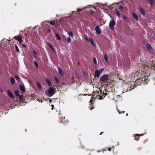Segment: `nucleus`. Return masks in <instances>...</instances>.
Here are the masks:
<instances>
[{
	"label": "nucleus",
	"instance_id": "f257e3e1",
	"mask_svg": "<svg viewBox=\"0 0 155 155\" xmlns=\"http://www.w3.org/2000/svg\"><path fill=\"white\" fill-rule=\"evenodd\" d=\"M48 93L47 92H45V94L48 97H51L53 96L54 94V89L53 88L51 87L48 89Z\"/></svg>",
	"mask_w": 155,
	"mask_h": 155
},
{
	"label": "nucleus",
	"instance_id": "f03ea898",
	"mask_svg": "<svg viewBox=\"0 0 155 155\" xmlns=\"http://www.w3.org/2000/svg\"><path fill=\"white\" fill-rule=\"evenodd\" d=\"M110 17L112 18L111 20L110 21L109 24V27L110 28L111 30L114 29V26L115 25V22L114 20V18H112L110 15Z\"/></svg>",
	"mask_w": 155,
	"mask_h": 155
},
{
	"label": "nucleus",
	"instance_id": "7ed1b4c3",
	"mask_svg": "<svg viewBox=\"0 0 155 155\" xmlns=\"http://www.w3.org/2000/svg\"><path fill=\"white\" fill-rule=\"evenodd\" d=\"M109 76V75L108 74H104L100 78V80L102 82H104L107 79Z\"/></svg>",
	"mask_w": 155,
	"mask_h": 155
},
{
	"label": "nucleus",
	"instance_id": "20e7f679",
	"mask_svg": "<svg viewBox=\"0 0 155 155\" xmlns=\"http://www.w3.org/2000/svg\"><path fill=\"white\" fill-rule=\"evenodd\" d=\"M14 38L16 40L18 41L20 43H21L23 41L22 40V37L19 35H18L17 36H14Z\"/></svg>",
	"mask_w": 155,
	"mask_h": 155
},
{
	"label": "nucleus",
	"instance_id": "39448f33",
	"mask_svg": "<svg viewBox=\"0 0 155 155\" xmlns=\"http://www.w3.org/2000/svg\"><path fill=\"white\" fill-rule=\"evenodd\" d=\"M95 30L97 34L99 35L101 34V31L100 30L98 25H97L95 27Z\"/></svg>",
	"mask_w": 155,
	"mask_h": 155
},
{
	"label": "nucleus",
	"instance_id": "423d86ee",
	"mask_svg": "<svg viewBox=\"0 0 155 155\" xmlns=\"http://www.w3.org/2000/svg\"><path fill=\"white\" fill-rule=\"evenodd\" d=\"M8 95L10 98L14 99V96L13 93L10 91L9 90H8L7 91Z\"/></svg>",
	"mask_w": 155,
	"mask_h": 155
},
{
	"label": "nucleus",
	"instance_id": "0eeeda50",
	"mask_svg": "<svg viewBox=\"0 0 155 155\" xmlns=\"http://www.w3.org/2000/svg\"><path fill=\"white\" fill-rule=\"evenodd\" d=\"M146 46L147 50L150 52H152L153 50L150 45L149 44H146Z\"/></svg>",
	"mask_w": 155,
	"mask_h": 155
},
{
	"label": "nucleus",
	"instance_id": "6e6552de",
	"mask_svg": "<svg viewBox=\"0 0 155 155\" xmlns=\"http://www.w3.org/2000/svg\"><path fill=\"white\" fill-rule=\"evenodd\" d=\"M139 11L143 15H145V11L142 8L140 7L139 8Z\"/></svg>",
	"mask_w": 155,
	"mask_h": 155
},
{
	"label": "nucleus",
	"instance_id": "1a4fd4ad",
	"mask_svg": "<svg viewBox=\"0 0 155 155\" xmlns=\"http://www.w3.org/2000/svg\"><path fill=\"white\" fill-rule=\"evenodd\" d=\"M19 87L22 92H24L25 91V87L22 85H20Z\"/></svg>",
	"mask_w": 155,
	"mask_h": 155
},
{
	"label": "nucleus",
	"instance_id": "9d476101",
	"mask_svg": "<svg viewBox=\"0 0 155 155\" xmlns=\"http://www.w3.org/2000/svg\"><path fill=\"white\" fill-rule=\"evenodd\" d=\"M89 40L93 45L96 46V43L94 41L93 39L92 38L90 37H89Z\"/></svg>",
	"mask_w": 155,
	"mask_h": 155
},
{
	"label": "nucleus",
	"instance_id": "9b49d317",
	"mask_svg": "<svg viewBox=\"0 0 155 155\" xmlns=\"http://www.w3.org/2000/svg\"><path fill=\"white\" fill-rule=\"evenodd\" d=\"M132 16L137 21H138L139 20V18L136 13H132Z\"/></svg>",
	"mask_w": 155,
	"mask_h": 155
},
{
	"label": "nucleus",
	"instance_id": "f8f14e48",
	"mask_svg": "<svg viewBox=\"0 0 155 155\" xmlns=\"http://www.w3.org/2000/svg\"><path fill=\"white\" fill-rule=\"evenodd\" d=\"M100 74L98 72V70H96L94 73V75L95 77L99 78Z\"/></svg>",
	"mask_w": 155,
	"mask_h": 155
},
{
	"label": "nucleus",
	"instance_id": "ddd939ff",
	"mask_svg": "<svg viewBox=\"0 0 155 155\" xmlns=\"http://www.w3.org/2000/svg\"><path fill=\"white\" fill-rule=\"evenodd\" d=\"M104 59H105L106 62L109 64L110 63V61L109 58H108L107 56V54H105L104 55Z\"/></svg>",
	"mask_w": 155,
	"mask_h": 155
},
{
	"label": "nucleus",
	"instance_id": "4468645a",
	"mask_svg": "<svg viewBox=\"0 0 155 155\" xmlns=\"http://www.w3.org/2000/svg\"><path fill=\"white\" fill-rule=\"evenodd\" d=\"M48 46L53 51H54V48L52 46L51 44L49 42L48 43Z\"/></svg>",
	"mask_w": 155,
	"mask_h": 155
},
{
	"label": "nucleus",
	"instance_id": "2eb2a0df",
	"mask_svg": "<svg viewBox=\"0 0 155 155\" xmlns=\"http://www.w3.org/2000/svg\"><path fill=\"white\" fill-rule=\"evenodd\" d=\"M46 81L49 86H51V83L50 80L47 78H46Z\"/></svg>",
	"mask_w": 155,
	"mask_h": 155
},
{
	"label": "nucleus",
	"instance_id": "dca6fc26",
	"mask_svg": "<svg viewBox=\"0 0 155 155\" xmlns=\"http://www.w3.org/2000/svg\"><path fill=\"white\" fill-rule=\"evenodd\" d=\"M58 72L61 74V75L63 76H64V74L62 71V70L61 68L59 67L58 70Z\"/></svg>",
	"mask_w": 155,
	"mask_h": 155
},
{
	"label": "nucleus",
	"instance_id": "f3484780",
	"mask_svg": "<svg viewBox=\"0 0 155 155\" xmlns=\"http://www.w3.org/2000/svg\"><path fill=\"white\" fill-rule=\"evenodd\" d=\"M36 83H37V85L38 87L39 88V89L40 91H42L43 89H42V86H41V85L39 83V82H37Z\"/></svg>",
	"mask_w": 155,
	"mask_h": 155
},
{
	"label": "nucleus",
	"instance_id": "a211bd4d",
	"mask_svg": "<svg viewBox=\"0 0 155 155\" xmlns=\"http://www.w3.org/2000/svg\"><path fill=\"white\" fill-rule=\"evenodd\" d=\"M10 81L11 84H13L14 83L15 80L14 78L13 77H12L10 79Z\"/></svg>",
	"mask_w": 155,
	"mask_h": 155
},
{
	"label": "nucleus",
	"instance_id": "6ab92c4d",
	"mask_svg": "<svg viewBox=\"0 0 155 155\" xmlns=\"http://www.w3.org/2000/svg\"><path fill=\"white\" fill-rule=\"evenodd\" d=\"M54 78L56 83L57 84H59V81L58 78L57 77H54Z\"/></svg>",
	"mask_w": 155,
	"mask_h": 155
},
{
	"label": "nucleus",
	"instance_id": "aec40b11",
	"mask_svg": "<svg viewBox=\"0 0 155 155\" xmlns=\"http://www.w3.org/2000/svg\"><path fill=\"white\" fill-rule=\"evenodd\" d=\"M15 79L16 80H17L19 81H21V79L17 75H15Z\"/></svg>",
	"mask_w": 155,
	"mask_h": 155
},
{
	"label": "nucleus",
	"instance_id": "412c9836",
	"mask_svg": "<svg viewBox=\"0 0 155 155\" xmlns=\"http://www.w3.org/2000/svg\"><path fill=\"white\" fill-rule=\"evenodd\" d=\"M116 14L119 17L120 16V14L117 9H115Z\"/></svg>",
	"mask_w": 155,
	"mask_h": 155
},
{
	"label": "nucleus",
	"instance_id": "4be33fe9",
	"mask_svg": "<svg viewBox=\"0 0 155 155\" xmlns=\"http://www.w3.org/2000/svg\"><path fill=\"white\" fill-rule=\"evenodd\" d=\"M55 35L56 36V37L58 40H60L61 39V38L60 37L58 34L56 33H55Z\"/></svg>",
	"mask_w": 155,
	"mask_h": 155
},
{
	"label": "nucleus",
	"instance_id": "5701e85b",
	"mask_svg": "<svg viewBox=\"0 0 155 155\" xmlns=\"http://www.w3.org/2000/svg\"><path fill=\"white\" fill-rule=\"evenodd\" d=\"M93 60L94 63H95V64H97V61L96 58L95 57H94L93 58Z\"/></svg>",
	"mask_w": 155,
	"mask_h": 155
},
{
	"label": "nucleus",
	"instance_id": "b1692460",
	"mask_svg": "<svg viewBox=\"0 0 155 155\" xmlns=\"http://www.w3.org/2000/svg\"><path fill=\"white\" fill-rule=\"evenodd\" d=\"M17 96H18V97L19 100H21L22 99V98L23 97V95H20L19 94Z\"/></svg>",
	"mask_w": 155,
	"mask_h": 155
},
{
	"label": "nucleus",
	"instance_id": "393cba45",
	"mask_svg": "<svg viewBox=\"0 0 155 155\" xmlns=\"http://www.w3.org/2000/svg\"><path fill=\"white\" fill-rule=\"evenodd\" d=\"M55 23V21L54 20H51L50 22V24L51 25H54Z\"/></svg>",
	"mask_w": 155,
	"mask_h": 155
},
{
	"label": "nucleus",
	"instance_id": "a878e982",
	"mask_svg": "<svg viewBox=\"0 0 155 155\" xmlns=\"http://www.w3.org/2000/svg\"><path fill=\"white\" fill-rule=\"evenodd\" d=\"M15 93L17 96L19 94L18 91V90H16L15 91Z\"/></svg>",
	"mask_w": 155,
	"mask_h": 155
},
{
	"label": "nucleus",
	"instance_id": "bb28decb",
	"mask_svg": "<svg viewBox=\"0 0 155 155\" xmlns=\"http://www.w3.org/2000/svg\"><path fill=\"white\" fill-rule=\"evenodd\" d=\"M68 35L71 36H73L74 35L73 33L71 31H70L69 32Z\"/></svg>",
	"mask_w": 155,
	"mask_h": 155
},
{
	"label": "nucleus",
	"instance_id": "cd10ccee",
	"mask_svg": "<svg viewBox=\"0 0 155 155\" xmlns=\"http://www.w3.org/2000/svg\"><path fill=\"white\" fill-rule=\"evenodd\" d=\"M104 69L103 68H101L99 69V71H98V72L101 74L104 70Z\"/></svg>",
	"mask_w": 155,
	"mask_h": 155
},
{
	"label": "nucleus",
	"instance_id": "c85d7f7f",
	"mask_svg": "<svg viewBox=\"0 0 155 155\" xmlns=\"http://www.w3.org/2000/svg\"><path fill=\"white\" fill-rule=\"evenodd\" d=\"M34 64L35 65L36 67L38 68V65L37 62L36 61H35L34 62Z\"/></svg>",
	"mask_w": 155,
	"mask_h": 155
},
{
	"label": "nucleus",
	"instance_id": "c756f323",
	"mask_svg": "<svg viewBox=\"0 0 155 155\" xmlns=\"http://www.w3.org/2000/svg\"><path fill=\"white\" fill-rule=\"evenodd\" d=\"M67 41L68 43H69L71 42V38L70 37H68V39H67Z\"/></svg>",
	"mask_w": 155,
	"mask_h": 155
},
{
	"label": "nucleus",
	"instance_id": "7c9ffc66",
	"mask_svg": "<svg viewBox=\"0 0 155 155\" xmlns=\"http://www.w3.org/2000/svg\"><path fill=\"white\" fill-rule=\"evenodd\" d=\"M15 48L16 50V51H17V52H19V50L18 49V46L16 45H15Z\"/></svg>",
	"mask_w": 155,
	"mask_h": 155
},
{
	"label": "nucleus",
	"instance_id": "2f4dec72",
	"mask_svg": "<svg viewBox=\"0 0 155 155\" xmlns=\"http://www.w3.org/2000/svg\"><path fill=\"white\" fill-rule=\"evenodd\" d=\"M150 1V5H152L153 4L152 1L153 0H149Z\"/></svg>",
	"mask_w": 155,
	"mask_h": 155
},
{
	"label": "nucleus",
	"instance_id": "473e14b6",
	"mask_svg": "<svg viewBox=\"0 0 155 155\" xmlns=\"http://www.w3.org/2000/svg\"><path fill=\"white\" fill-rule=\"evenodd\" d=\"M81 8H78L77 9V13L78 12H79V11H81Z\"/></svg>",
	"mask_w": 155,
	"mask_h": 155
},
{
	"label": "nucleus",
	"instance_id": "72a5a7b5",
	"mask_svg": "<svg viewBox=\"0 0 155 155\" xmlns=\"http://www.w3.org/2000/svg\"><path fill=\"white\" fill-rule=\"evenodd\" d=\"M119 9H123V7L121 5H120L119 6Z\"/></svg>",
	"mask_w": 155,
	"mask_h": 155
},
{
	"label": "nucleus",
	"instance_id": "f704fd0d",
	"mask_svg": "<svg viewBox=\"0 0 155 155\" xmlns=\"http://www.w3.org/2000/svg\"><path fill=\"white\" fill-rule=\"evenodd\" d=\"M98 95H99V96H100V97L99 99H100V100H101V99H103V98H102V96H100V94H99V93H98Z\"/></svg>",
	"mask_w": 155,
	"mask_h": 155
},
{
	"label": "nucleus",
	"instance_id": "c9c22d12",
	"mask_svg": "<svg viewBox=\"0 0 155 155\" xmlns=\"http://www.w3.org/2000/svg\"><path fill=\"white\" fill-rule=\"evenodd\" d=\"M84 38L85 39V40L87 41H88L89 40H88V38H87V37H86V36H85L84 37Z\"/></svg>",
	"mask_w": 155,
	"mask_h": 155
},
{
	"label": "nucleus",
	"instance_id": "e433bc0d",
	"mask_svg": "<svg viewBox=\"0 0 155 155\" xmlns=\"http://www.w3.org/2000/svg\"><path fill=\"white\" fill-rule=\"evenodd\" d=\"M123 19H124L125 20H126L127 19L126 17L124 15L123 16Z\"/></svg>",
	"mask_w": 155,
	"mask_h": 155
},
{
	"label": "nucleus",
	"instance_id": "4c0bfd02",
	"mask_svg": "<svg viewBox=\"0 0 155 155\" xmlns=\"http://www.w3.org/2000/svg\"><path fill=\"white\" fill-rule=\"evenodd\" d=\"M71 80H74V77L73 76H71Z\"/></svg>",
	"mask_w": 155,
	"mask_h": 155
},
{
	"label": "nucleus",
	"instance_id": "58836bf2",
	"mask_svg": "<svg viewBox=\"0 0 155 155\" xmlns=\"http://www.w3.org/2000/svg\"><path fill=\"white\" fill-rule=\"evenodd\" d=\"M77 64L78 66L80 65V63L79 61H78V62H77Z\"/></svg>",
	"mask_w": 155,
	"mask_h": 155
},
{
	"label": "nucleus",
	"instance_id": "ea45409f",
	"mask_svg": "<svg viewBox=\"0 0 155 155\" xmlns=\"http://www.w3.org/2000/svg\"><path fill=\"white\" fill-rule=\"evenodd\" d=\"M48 32L49 33L50 32H51V30H50V29L49 28H48Z\"/></svg>",
	"mask_w": 155,
	"mask_h": 155
},
{
	"label": "nucleus",
	"instance_id": "a19ab883",
	"mask_svg": "<svg viewBox=\"0 0 155 155\" xmlns=\"http://www.w3.org/2000/svg\"><path fill=\"white\" fill-rule=\"evenodd\" d=\"M33 51L34 52V54H37V53L36 52H35V50H33Z\"/></svg>",
	"mask_w": 155,
	"mask_h": 155
},
{
	"label": "nucleus",
	"instance_id": "79ce46f5",
	"mask_svg": "<svg viewBox=\"0 0 155 155\" xmlns=\"http://www.w3.org/2000/svg\"><path fill=\"white\" fill-rule=\"evenodd\" d=\"M22 45L24 47H26V45H24V44H22Z\"/></svg>",
	"mask_w": 155,
	"mask_h": 155
},
{
	"label": "nucleus",
	"instance_id": "37998d69",
	"mask_svg": "<svg viewBox=\"0 0 155 155\" xmlns=\"http://www.w3.org/2000/svg\"><path fill=\"white\" fill-rule=\"evenodd\" d=\"M86 8H85V7H84L83 8H81V10H84V9H85Z\"/></svg>",
	"mask_w": 155,
	"mask_h": 155
},
{
	"label": "nucleus",
	"instance_id": "c03bdc74",
	"mask_svg": "<svg viewBox=\"0 0 155 155\" xmlns=\"http://www.w3.org/2000/svg\"><path fill=\"white\" fill-rule=\"evenodd\" d=\"M72 13H75V14H77V12H75V11H73L72 12Z\"/></svg>",
	"mask_w": 155,
	"mask_h": 155
},
{
	"label": "nucleus",
	"instance_id": "a18cd8bd",
	"mask_svg": "<svg viewBox=\"0 0 155 155\" xmlns=\"http://www.w3.org/2000/svg\"><path fill=\"white\" fill-rule=\"evenodd\" d=\"M119 3H113V4H112V5H114V4H119Z\"/></svg>",
	"mask_w": 155,
	"mask_h": 155
},
{
	"label": "nucleus",
	"instance_id": "49530a36",
	"mask_svg": "<svg viewBox=\"0 0 155 155\" xmlns=\"http://www.w3.org/2000/svg\"><path fill=\"white\" fill-rule=\"evenodd\" d=\"M53 107H54L53 105H52V110H53V109H54V108H53Z\"/></svg>",
	"mask_w": 155,
	"mask_h": 155
},
{
	"label": "nucleus",
	"instance_id": "de8ad7c7",
	"mask_svg": "<svg viewBox=\"0 0 155 155\" xmlns=\"http://www.w3.org/2000/svg\"><path fill=\"white\" fill-rule=\"evenodd\" d=\"M0 91L2 92V93H3V91H2V89H0Z\"/></svg>",
	"mask_w": 155,
	"mask_h": 155
},
{
	"label": "nucleus",
	"instance_id": "09e8293b",
	"mask_svg": "<svg viewBox=\"0 0 155 155\" xmlns=\"http://www.w3.org/2000/svg\"><path fill=\"white\" fill-rule=\"evenodd\" d=\"M29 84H31V82L30 80H29Z\"/></svg>",
	"mask_w": 155,
	"mask_h": 155
},
{
	"label": "nucleus",
	"instance_id": "8fccbe9b",
	"mask_svg": "<svg viewBox=\"0 0 155 155\" xmlns=\"http://www.w3.org/2000/svg\"><path fill=\"white\" fill-rule=\"evenodd\" d=\"M93 108H90V110H92V109H93Z\"/></svg>",
	"mask_w": 155,
	"mask_h": 155
},
{
	"label": "nucleus",
	"instance_id": "3c124183",
	"mask_svg": "<svg viewBox=\"0 0 155 155\" xmlns=\"http://www.w3.org/2000/svg\"><path fill=\"white\" fill-rule=\"evenodd\" d=\"M153 36H154V38L155 39V34H154V35H153Z\"/></svg>",
	"mask_w": 155,
	"mask_h": 155
},
{
	"label": "nucleus",
	"instance_id": "603ef678",
	"mask_svg": "<svg viewBox=\"0 0 155 155\" xmlns=\"http://www.w3.org/2000/svg\"><path fill=\"white\" fill-rule=\"evenodd\" d=\"M91 104H89V105H90L89 107H90V106H91Z\"/></svg>",
	"mask_w": 155,
	"mask_h": 155
},
{
	"label": "nucleus",
	"instance_id": "864d4df0",
	"mask_svg": "<svg viewBox=\"0 0 155 155\" xmlns=\"http://www.w3.org/2000/svg\"><path fill=\"white\" fill-rule=\"evenodd\" d=\"M111 149L109 148V151H110L111 150Z\"/></svg>",
	"mask_w": 155,
	"mask_h": 155
},
{
	"label": "nucleus",
	"instance_id": "5fc2aeb1",
	"mask_svg": "<svg viewBox=\"0 0 155 155\" xmlns=\"http://www.w3.org/2000/svg\"><path fill=\"white\" fill-rule=\"evenodd\" d=\"M102 132H101L100 134V135H101L102 134Z\"/></svg>",
	"mask_w": 155,
	"mask_h": 155
},
{
	"label": "nucleus",
	"instance_id": "6e6d98bb",
	"mask_svg": "<svg viewBox=\"0 0 155 155\" xmlns=\"http://www.w3.org/2000/svg\"><path fill=\"white\" fill-rule=\"evenodd\" d=\"M139 135L138 134H136V136H137V135Z\"/></svg>",
	"mask_w": 155,
	"mask_h": 155
},
{
	"label": "nucleus",
	"instance_id": "4d7b16f0",
	"mask_svg": "<svg viewBox=\"0 0 155 155\" xmlns=\"http://www.w3.org/2000/svg\"><path fill=\"white\" fill-rule=\"evenodd\" d=\"M124 111H123V112H122V113H124Z\"/></svg>",
	"mask_w": 155,
	"mask_h": 155
},
{
	"label": "nucleus",
	"instance_id": "13d9d810",
	"mask_svg": "<svg viewBox=\"0 0 155 155\" xmlns=\"http://www.w3.org/2000/svg\"><path fill=\"white\" fill-rule=\"evenodd\" d=\"M91 102V100H90V102Z\"/></svg>",
	"mask_w": 155,
	"mask_h": 155
},
{
	"label": "nucleus",
	"instance_id": "bf43d9fd",
	"mask_svg": "<svg viewBox=\"0 0 155 155\" xmlns=\"http://www.w3.org/2000/svg\"><path fill=\"white\" fill-rule=\"evenodd\" d=\"M68 16H66L65 17L67 18H68Z\"/></svg>",
	"mask_w": 155,
	"mask_h": 155
},
{
	"label": "nucleus",
	"instance_id": "052dcab7",
	"mask_svg": "<svg viewBox=\"0 0 155 155\" xmlns=\"http://www.w3.org/2000/svg\"><path fill=\"white\" fill-rule=\"evenodd\" d=\"M51 100H50V102H51Z\"/></svg>",
	"mask_w": 155,
	"mask_h": 155
},
{
	"label": "nucleus",
	"instance_id": "680f3d73",
	"mask_svg": "<svg viewBox=\"0 0 155 155\" xmlns=\"http://www.w3.org/2000/svg\"><path fill=\"white\" fill-rule=\"evenodd\" d=\"M127 115L128 114H127Z\"/></svg>",
	"mask_w": 155,
	"mask_h": 155
},
{
	"label": "nucleus",
	"instance_id": "e2e57ef3",
	"mask_svg": "<svg viewBox=\"0 0 155 155\" xmlns=\"http://www.w3.org/2000/svg\"><path fill=\"white\" fill-rule=\"evenodd\" d=\"M99 3H97V4H98Z\"/></svg>",
	"mask_w": 155,
	"mask_h": 155
},
{
	"label": "nucleus",
	"instance_id": "0e129e2a",
	"mask_svg": "<svg viewBox=\"0 0 155 155\" xmlns=\"http://www.w3.org/2000/svg\"><path fill=\"white\" fill-rule=\"evenodd\" d=\"M56 15V16H58V15Z\"/></svg>",
	"mask_w": 155,
	"mask_h": 155
}]
</instances>
